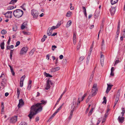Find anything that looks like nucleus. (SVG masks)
<instances>
[{
    "instance_id": "58",
    "label": "nucleus",
    "mask_w": 125,
    "mask_h": 125,
    "mask_svg": "<svg viewBox=\"0 0 125 125\" xmlns=\"http://www.w3.org/2000/svg\"><path fill=\"white\" fill-rule=\"evenodd\" d=\"M31 84H28V86L27 89L29 90H30L31 89Z\"/></svg>"
},
{
    "instance_id": "19",
    "label": "nucleus",
    "mask_w": 125,
    "mask_h": 125,
    "mask_svg": "<svg viewBox=\"0 0 125 125\" xmlns=\"http://www.w3.org/2000/svg\"><path fill=\"white\" fill-rule=\"evenodd\" d=\"M72 22L71 20L69 21L67 23L66 27L67 28L70 26L72 24Z\"/></svg>"
},
{
    "instance_id": "56",
    "label": "nucleus",
    "mask_w": 125,
    "mask_h": 125,
    "mask_svg": "<svg viewBox=\"0 0 125 125\" xmlns=\"http://www.w3.org/2000/svg\"><path fill=\"white\" fill-rule=\"evenodd\" d=\"M58 112L56 111L53 115H52V117H53Z\"/></svg>"
},
{
    "instance_id": "50",
    "label": "nucleus",
    "mask_w": 125,
    "mask_h": 125,
    "mask_svg": "<svg viewBox=\"0 0 125 125\" xmlns=\"http://www.w3.org/2000/svg\"><path fill=\"white\" fill-rule=\"evenodd\" d=\"M12 12L11 11H8L6 13H5L4 14L5 15H6L7 14H11Z\"/></svg>"
},
{
    "instance_id": "15",
    "label": "nucleus",
    "mask_w": 125,
    "mask_h": 125,
    "mask_svg": "<svg viewBox=\"0 0 125 125\" xmlns=\"http://www.w3.org/2000/svg\"><path fill=\"white\" fill-rule=\"evenodd\" d=\"M60 69V67H57L55 68H52L51 69V72H55L59 70Z\"/></svg>"
},
{
    "instance_id": "20",
    "label": "nucleus",
    "mask_w": 125,
    "mask_h": 125,
    "mask_svg": "<svg viewBox=\"0 0 125 125\" xmlns=\"http://www.w3.org/2000/svg\"><path fill=\"white\" fill-rule=\"evenodd\" d=\"M35 48H33L29 52V54L31 56L33 54L34 52L35 51Z\"/></svg>"
},
{
    "instance_id": "52",
    "label": "nucleus",
    "mask_w": 125,
    "mask_h": 125,
    "mask_svg": "<svg viewBox=\"0 0 125 125\" xmlns=\"http://www.w3.org/2000/svg\"><path fill=\"white\" fill-rule=\"evenodd\" d=\"M20 44V42L19 41H17L16 43V45L15 46L16 47L18 46Z\"/></svg>"
},
{
    "instance_id": "3",
    "label": "nucleus",
    "mask_w": 125,
    "mask_h": 125,
    "mask_svg": "<svg viewBox=\"0 0 125 125\" xmlns=\"http://www.w3.org/2000/svg\"><path fill=\"white\" fill-rule=\"evenodd\" d=\"M23 13V12L22 10L17 9L14 11L13 14L15 17L19 18L22 16Z\"/></svg>"
},
{
    "instance_id": "8",
    "label": "nucleus",
    "mask_w": 125,
    "mask_h": 125,
    "mask_svg": "<svg viewBox=\"0 0 125 125\" xmlns=\"http://www.w3.org/2000/svg\"><path fill=\"white\" fill-rule=\"evenodd\" d=\"M17 116H15L11 118L10 120V122L12 123L15 122L17 120Z\"/></svg>"
},
{
    "instance_id": "30",
    "label": "nucleus",
    "mask_w": 125,
    "mask_h": 125,
    "mask_svg": "<svg viewBox=\"0 0 125 125\" xmlns=\"http://www.w3.org/2000/svg\"><path fill=\"white\" fill-rule=\"evenodd\" d=\"M56 28H57L56 27V26H53L51 28H49L48 29H49V30H50L52 31V30L55 29Z\"/></svg>"
},
{
    "instance_id": "62",
    "label": "nucleus",
    "mask_w": 125,
    "mask_h": 125,
    "mask_svg": "<svg viewBox=\"0 0 125 125\" xmlns=\"http://www.w3.org/2000/svg\"><path fill=\"white\" fill-rule=\"evenodd\" d=\"M108 115V113H105L104 115V117L105 118H106Z\"/></svg>"
},
{
    "instance_id": "4",
    "label": "nucleus",
    "mask_w": 125,
    "mask_h": 125,
    "mask_svg": "<svg viewBox=\"0 0 125 125\" xmlns=\"http://www.w3.org/2000/svg\"><path fill=\"white\" fill-rule=\"evenodd\" d=\"M31 13L34 19H37L39 15L38 11L34 9H32L31 11Z\"/></svg>"
},
{
    "instance_id": "41",
    "label": "nucleus",
    "mask_w": 125,
    "mask_h": 125,
    "mask_svg": "<svg viewBox=\"0 0 125 125\" xmlns=\"http://www.w3.org/2000/svg\"><path fill=\"white\" fill-rule=\"evenodd\" d=\"M79 98H78V102L76 104L77 105V106L76 107V108L80 104V101L79 100Z\"/></svg>"
},
{
    "instance_id": "45",
    "label": "nucleus",
    "mask_w": 125,
    "mask_h": 125,
    "mask_svg": "<svg viewBox=\"0 0 125 125\" xmlns=\"http://www.w3.org/2000/svg\"><path fill=\"white\" fill-rule=\"evenodd\" d=\"M104 41L103 39L102 41V43L101 44V46L102 48H101L102 49L103 46L104 45Z\"/></svg>"
},
{
    "instance_id": "26",
    "label": "nucleus",
    "mask_w": 125,
    "mask_h": 125,
    "mask_svg": "<svg viewBox=\"0 0 125 125\" xmlns=\"http://www.w3.org/2000/svg\"><path fill=\"white\" fill-rule=\"evenodd\" d=\"M72 13L71 12L69 11L67 13L66 16L67 17H69L71 16Z\"/></svg>"
},
{
    "instance_id": "34",
    "label": "nucleus",
    "mask_w": 125,
    "mask_h": 125,
    "mask_svg": "<svg viewBox=\"0 0 125 125\" xmlns=\"http://www.w3.org/2000/svg\"><path fill=\"white\" fill-rule=\"evenodd\" d=\"M63 103L56 110V111L57 112H58L61 109V108L62 106H63Z\"/></svg>"
},
{
    "instance_id": "42",
    "label": "nucleus",
    "mask_w": 125,
    "mask_h": 125,
    "mask_svg": "<svg viewBox=\"0 0 125 125\" xmlns=\"http://www.w3.org/2000/svg\"><path fill=\"white\" fill-rule=\"evenodd\" d=\"M104 101L102 103H105V104L106 103V97L105 96H104L103 98Z\"/></svg>"
},
{
    "instance_id": "27",
    "label": "nucleus",
    "mask_w": 125,
    "mask_h": 125,
    "mask_svg": "<svg viewBox=\"0 0 125 125\" xmlns=\"http://www.w3.org/2000/svg\"><path fill=\"white\" fill-rule=\"evenodd\" d=\"M44 74L45 76L46 77H52V76L50 75L49 73H46L45 72H44Z\"/></svg>"
},
{
    "instance_id": "5",
    "label": "nucleus",
    "mask_w": 125,
    "mask_h": 125,
    "mask_svg": "<svg viewBox=\"0 0 125 125\" xmlns=\"http://www.w3.org/2000/svg\"><path fill=\"white\" fill-rule=\"evenodd\" d=\"M76 98L74 97L73 98L72 104L71 111H74V108H75V105L76 104Z\"/></svg>"
},
{
    "instance_id": "48",
    "label": "nucleus",
    "mask_w": 125,
    "mask_h": 125,
    "mask_svg": "<svg viewBox=\"0 0 125 125\" xmlns=\"http://www.w3.org/2000/svg\"><path fill=\"white\" fill-rule=\"evenodd\" d=\"M76 40V35L74 33L73 35V40Z\"/></svg>"
},
{
    "instance_id": "9",
    "label": "nucleus",
    "mask_w": 125,
    "mask_h": 125,
    "mask_svg": "<svg viewBox=\"0 0 125 125\" xmlns=\"http://www.w3.org/2000/svg\"><path fill=\"white\" fill-rule=\"evenodd\" d=\"M124 117L119 116L118 117L117 120L119 123L122 124L124 121Z\"/></svg>"
},
{
    "instance_id": "53",
    "label": "nucleus",
    "mask_w": 125,
    "mask_h": 125,
    "mask_svg": "<svg viewBox=\"0 0 125 125\" xmlns=\"http://www.w3.org/2000/svg\"><path fill=\"white\" fill-rule=\"evenodd\" d=\"M25 5V3H24L23 4V5H22L21 6V7L24 10H26V9H25V8H23V6H24V5Z\"/></svg>"
},
{
    "instance_id": "36",
    "label": "nucleus",
    "mask_w": 125,
    "mask_h": 125,
    "mask_svg": "<svg viewBox=\"0 0 125 125\" xmlns=\"http://www.w3.org/2000/svg\"><path fill=\"white\" fill-rule=\"evenodd\" d=\"M94 108H92L90 110V112H89L88 115V116L90 115L92 113L93 111V110Z\"/></svg>"
},
{
    "instance_id": "16",
    "label": "nucleus",
    "mask_w": 125,
    "mask_h": 125,
    "mask_svg": "<svg viewBox=\"0 0 125 125\" xmlns=\"http://www.w3.org/2000/svg\"><path fill=\"white\" fill-rule=\"evenodd\" d=\"M27 22H24L22 23L21 26V29L22 30H23L25 28V27L27 25Z\"/></svg>"
},
{
    "instance_id": "49",
    "label": "nucleus",
    "mask_w": 125,
    "mask_h": 125,
    "mask_svg": "<svg viewBox=\"0 0 125 125\" xmlns=\"http://www.w3.org/2000/svg\"><path fill=\"white\" fill-rule=\"evenodd\" d=\"M120 23L119 22H118V26H117V32H118V31H119V28H120Z\"/></svg>"
},
{
    "instance_id": "17",
    "label": "nucleus",
    "mask_w": 125,
    "mask_h": 125,
    "mask_svg": "<svg viewBox=\"0 0 125 125\" xmlns=\"http://www.w3.org/2000/svg\"><path fill=\"white\" fill-rule=\"evenodd\" d=\"M66 90H65V91H64V92H63V93H62V94L60 96V98H59V99H58V100L57 101V102H56V104H58L59 102V101H60V100L61 99V98H62V96H63V95L64 94V93L66 92Z\"/></svg>"
},
{
    "instance_id": "25",
    "label": "nucleus",
    "mask_w": 125,
    "mask_h": 125,
    "mask_svg": "<svg viewBox=\"0 0 125 125\" xmlns=\"http://www.w3.org/2000/svg\"><path fill=\"white\" fill-rule=\"evenodd\" d=\"M52 31L51 30H50L48 29L47 31V34L49 36H50L52 34Z\"/></svg>"
},
{
    "instance_id": "43",
    "label": "nucleus",
    "mask_w": 125,
    "mask_h": 125,
    "mask_svg": "<svg viewBox=\"0 0 125 125\" xmlns=\"http://www.w3.org/2000/svg\"><path fill=\"white\" fill-rule=\"evenodd\" d=\"M23 33L25 35H29L30 34V33L27 32L23 31Z\"/></svg>"
},
{
    "instance_id": "35",
    "label": "nucleus",
    "mask_w": 125,
    "mask_h": 125,
    "mask_svg": "<svg viewBox=\"0 0 125 125\" xmlns=\"http://www.w3.org/2000/svg\"><path fill=\"white\" fill-rule=\"evenodd\" d=\"M47 37V36H46V35H44L43 36V37L41 41L42 42H44L45 41Z\"/></svg>"
},
{
    "instance_id": "12",
    "label": "nucleus",
    "mask_w": 125,
    "mask_h": 125,
    "mask_svg": "<svg viewBox=\"0 0 125 125\" xmlns=\"http://www.w3.org/2000/svg\"><path fill=\"white\" fill-rule=\"evenodd\" d=\"M24 104V102L22 99H21L19 100V104L18 105V107L19 108L21 106L23 105Z\"/></svg>"
},
{
    "instance_id": "38",
    "label": "nucleus",
    "mask_w": 125,
    "mask_h": 125,
    "mask_svg": "<svg viewBox=\"0 0 125 125\" xmlns=\"http://www.w3.org/2000/svg\"><path fill=\"white\" fill-rule=\"evenodd\" d=\"M81 46V43H80V41L79 43H78V45H77V50H78L79 49V48H80V47Z\"/></svg>"
},
{
    "instance_id": "22",
    "label": "nucleus",
    "mask_w": 125,
    "mask_h": 125,
    "mask_svg": "<svg viewBox=\"0 0 125 125\" xmlns=\"http://www.w3.org/2000/svg\"><path fill=\"white\" fill-rule=\"evenodd\" d=\"M18 0H11L9 3V4H14L17 2Z\"/></svg>"
},
{
    "instance_id": "18",
    "label": "nucleus",
    "mask_w": 125,
    "mask_h": 125,
    "mask_svg": "<svg viewBox=\"0 0 125 125\" xmlns=\"http://www.w3.org/2000/svg\"><path fill=\"white\" fill-rule=\"evenodd\" d=\"M83 9V12L84 14V15L85 17H87V14L86 12V10L85 7L84 6L82 7Z\"/></svg>"
},
{
    "instance_id": "14",
    "label": "nucleus",
    "mask_w": 125,
    "mask_h": 125,
    "mask_svg": "<svg viewBox=\"0 0 125 125\" xmlns=\"http://www.w3.org/2000/svg\"><path fill=\"white\" fill-rule=\"evenodd\" d=\"M100 12L96 10L94 14V17L95 18H97L99 16Z\"/></svg>"
},
{
    "instance_id": "47",
    "label": "nucleus",
    "mask_w": 125,
    "mask_h": 125,
    "mask_svg": "<svg viewBox=\"0 0 125 125\" xmlns=\"http://www.w3.org/2000/svg\"><path fill=\"white\" fill-rule=\"evenodd\" d=\"M57 48V46L55 45H52V50L54 51V50L55 48Z\"/></svg>"
},
{
    "instance_id": "54",
    "label": "nucleus",
    "mask_w": 125,
    "mask_h": 125,
    "mask_svg": "<svg viewBox=\"0 0 125 125\" xmlns=\"http://www.w3.org/2000/svg\"><path fill=\"white\" fill-rule=\"evenodd\" d=\"M119 62H120V61L119 60H116L115 61L114 65H115L116 64H117V63H118Z\"/></svg>"
},
{
    "instance_id": "31",
    "label": "nucleus",
    "mask_w": 125,
    "mask_h": 125,
    "mask_svg": "<svg viewBox=\"0 0 125 125\" xmlns=\"http://www.w3.org/2000/svg\"><path fill=\"white\" fill-rule=\"evenodd\" d=\"M22 78H21V80L20 82V86L21 87H22L23 86V81H22Z\"/></svg>"
},
{
    "instance_id": "7",
    "label": "nucleus",
    "mask_w": 125,
    "mask_h": 125,
    "mask_svg": "<svg viewBox=\"0 0 125 125\" xmlns=\"http://www.w3.org/2000/svg\"><path fill=\"white\" fill-rule=\"evenodd\" d=\"M28 50V48L26 47H23L20 51V54L23 55L25 54L27 52Z\"/></svg>"
},
{
    "instance_id": "13",
    "label": "nucleus",
    "mask_w": 125,
    "mask_h": 125,
    "mask_svg": "<svg viewBox=\"0 0 125 125\" xmlns=\"http://www.w3.org/2000/svg\"><path fill=\"white\" fill-rule=\"evenodd\" d=\"M115 8H111L110 9V12L112 15H113L115 13Z\"/></svg>"
},
{
    "instance_id": "39",
    "label": "nucleus",
    "mask_w": 125,
    "mask_h": 125,
    "mask_svg": "<svg viewBox=\"0 0 125 125\" xmlns=\"http://www.w3.org/2000/svg\"><path fill=\"white\" fill-rule=\"evenodd\" d=\"M14 8L13 6H9L7 8V9L8 10H12Z\"/></svg>"
},
{
    "instance_id": "24",
    "label": "nucleus",
    "mask_w": 125,
    "mask_h": 125,
    "mask_svg": "<svg viewBox=\"0 0 125 125\" xmlns=\"http://www.w3.org/2000/svg\"><path fill=\"white\" fill-rule=\"evenodd\" d=\"M4 41L3 42L1 43L0 45V46L1 49H3L4 48Z\"/></svg>"
},
{
    "instance_id": "60",
    "label": "nucleus",
    "mask_w": 125,
    "mask_h": 125,
    "mask_svg": "<svg viewBox=\"0 0 125 125\" xmlns=\"http://www.w3.org/2000/svg\"><path fill=\"white\" fill-rule=\"evenodd\" d=\"M104 26V24L103 23H102V24L101 25L100 27V29L102 30L103 27Z\"/></svg>"
},
{
    "instance_id": "55",
    "label": "nucleus",
    "mask_w": 125,
    "mask_h": 125,
    "mask_svg": "<svg viewBox=\"0 0 125 125\" xmlns=\"http://www.w3.org/2000/svg\"><path fill=\"white\" fill-rule=\"evenodd\" d=\"M10 39H11V38H10V37H9V40L7 42L8 44L9 45V44H10Z\"/></svg>"
},
{
    "instance_id": "32",
    "label": "nucleus",
    "mask_w": 125,
    "mask_h": 125,
    "mask_svg": "<svg viewBox=\"0 0 125 125\" xmlns=\"http://www.w3.org/2000/svg\"><path fill=\"white\" fill-rule=\"evenodd\" d=\"M74 111H71L70 112V115L69 117V119H71L72 118V115H73V112Z\"/></svg>"
},
{
    "instance_id": "10",
    "label": "nucleus",
    "mask_w": 125,
    "mask_h": 125,
    "mask_svg": "<svg viewBox=\"0 0 125 125\" xmlns=\"http://www.w3.org/2000/svg\"><path fill=\"white\" fill-rule=\"evenodd\" d=\"M107 87L106 92V93L108 94L111 89L112 87L113 86V85H110L108 83L107 84Z\"/></svg>"
},
{
    "instance_id": "23",
    "label": "nucleus",
    "mask_w": 125,
    "mask_h": 125,
    "mask_svg": "<svg viewBox=\"0 0 125 125\" xmlns=\"http://www.w3.org/2000/svg\"><path fill=\"white\" fill-rule=\"evenodd\" d=\"M118 0H111V2L112 5L114 4L117 2Z\"/></svg>"
},
{
    "instance_id": "51",
    "label": "nucleus",
    "mask_w": 125,
    "mask_h": 125,
    "mask_svg": "<svg viewBox=\"0 0 125 125\" xmlns=\"http://www.w3.org/2000/svg\"><path fill=\"white\" fill-rule=\"evenodd\" d=\"M10 70H11V72L12 75H13V76L14 75L15 73L14 72V71L13 69Z\"/></svg>"
},
{
    "instance_id": "1",
    "label": "nucleus",
    "mask_w": 125,
    "mask_h": 125,
    "mask_svg": "<svg viewBox=\"0 0 125 125\" xmlns=\"http://www.w3.org/2000/svg\"><path fill=\"white\" fill-rule=\"evenodd\" d=\"M41 102V103H38L31 107L30 114L28 115L30 119L37 113L42 111V104L45 105L47 103V101L42 100Z\"/></svg>"
},
{
    "instance_id": "28",
    "label": "nucleus",
    "mask_w": 125,
    "mask_h": 125,
    "mask_svg": "<svg viewBox=\"0 0 125 125\" xmlns=\"http://www.w3.org/2000/svg\"><path fill=\"white\" fill-rule=\"evenodd\" d=\"M104 56L103 55L101 54L100 56V61H104Z\"/></svg>"
},
{
    "instance_id": "6",
    "label": "nucleus",
    "mask_w": 125,
    "mask_h": 125,
    "mask_svg": "<svg viewBox=\"0 0 125 125\" xmlns=\"http://www.w3.org/2000/svg\"><path fill=\"white\" fill-rule=\"evenodd\" d=\"M50 84L51 85H52L53 83L52 81L48 79L47 80L46 82V86L45 88V89L48 90L50 88L51 86L50 85Z\"/></svg>"
},
{
    "instance_id": "40",
    "label": "nucleus",
    "mask_w": 125,
    "mask_h": 125,
    "mask_svg": "<svg viewBox=\"0 0 125 125\" xmlns=\"http://www.w3.org/2000/svg\"><path fill=\"white\" fill-rule=\"evenodd\" d=\"M20 94V91L19 90V88H17V95L18 97H19Z\"/></svg>"
},
{
    "instance_id": "11",
    "label": "nucleus",
    "mask_w": 125,
    "mask_h": 125,
    "mask_svg": "<svg viewBox=\"0 0 125 125\" xmlns=\"http://www.w3.org/2000/svg\"><path fill=\"white\" fill-rule=\"evenodd\" d=\"M7 82V80L6 78H4L3 79L1 83V85H2L4 86H5Z\"/></svg>"
},
{
    "instance_id": "29",
    "label": "nucleus",
    "mask_w": 125,
    "mask_h": 125,
    "mask_svg": "<svg viewBox=\"0 0 125 125\" xmlns=\"http://www.w3.org/2000/svg\"><path fill=\"white\" fill-rule=\"evenodd\" d=\"M7 31L5 30H2L1 32V33L2 34H5L7 33Z\"/></svg>"
},
{
    "instance_id": "33",
    "label": "nucleus",
    "mask_w": 125,
    "mask_h": 125,
    "mask_svg": "<svg viewBox=\"0 0 125 125\" xmlns=\"http://www.w3.org/2000/svg\"><path fill=\"white\" fill-rule=\"evenodd\" d=\"M84 58V56H82L80 57L79 59L80 62H81L82 61Z\"/></svg>"
},
{
    "instance_id": "46",
    "label": "nucleus",
    "mask_w": 125,
    "mask_h": 125,
    "mask_svg": "<svg viewBox=\"0 0 125 125\" xmlns=\"http://www.w3.org/2000/svg\"><path fill=\"white\" fill-rule=\"evenodd\" d=\"M119 31H118V32H117V31L116 33L117 34L115 36V39H116V40L117 39V38L118 37V34L119 33Z\"/></svg>"
},
{
    "instance_id": "37",
    "label": "nucleus",
    "mask_w": 125,
    "mask_h": 125,
    "mask_svg": "<svg viewBox=\"0 0 125 125\" xmlns=\"http://www.w3.org/2000/svg\"><path fill=\"white\" fill-rule=\"evenodd\" d=\"M19 125H27V124L25 122H21Z\"/></svg>"
},
{
    "instance_id": "64",
    "label": "nucleus",
    "mask_w": 125,
    "mask_h": 125,
    "mask_svg": "<svg viewBox=\"0 0 125 125\" xmlns=\"http://www.w3.org/2000/svg\"><path fill=\"white\" fill-rule=\"evenodd\" d=\"M106 118H103V120L102 121V123H103L104 122H105V121L106 120Z\"/></svg>"
},
{
    "instance_id": "57",
    "label": "nucleus",
    "mask_w": 125,
    "mask_h": 125,
    "mask_svg": "<svg viewBox=\"0 0 125 125\" xmlns=\"http://www.w3.org/2000/svg\"><path fill=\"white\" fill-rule=\"evenodd\" d=\"M39 120V117L38 116L36 117L35 118V121L37 122Z\"/></svg>"
},
{
    "instance_id": "21",
    "label": "nucleus",
    "mask_w": 125,
    "mask_h": 125,
    "mask_svg": "<svg viewBox=\"0 0 125 125\" xmlns=\"http://www.w3.org/2000/svg\"><path fill=\"white\" fill-rule=\"evenodd\" d=\"M119 99L118 98L116 97L115 99V101L114 103V108L116 104H117L118 101L119 100Z\"/></svg>"
},
{
    "instance_id": "61",
    "label": "nucleus",
    "mask_w": 125,
    "mask_h": 125,
    "mask_svg": "<svg viewBox=\"0 0 125 125\" xmlns=\"http://www.w3.org/2000/svg\"><path fill=\"white\" fill-rule=\"evenodd\" d=\"M125 112V111L124 110H122V112L121 113V114H122V117H123V116L124 115V114Z\"/></svg>"
},
{
    "instance_id": "2",
    "label": "nucleus",
    "mask_w": 125,
    "mask_h": 125,
    "mask_svg": "<svg viewBox=\"0 0 125 125\" xmlns=\"http://www.w3.org/2000/svg\"><path fill=\"white\" fill-rule=\"evenodd\" d=\"M97 91V89L96 85L94 84L90 95L88 96L87 99L90 100L92 96H94L96 94V92Z\"/></svg>"
},
{
    "instance_id": "63",
    "label": "nucleus",
    "mask_w": 125,
    "mask_h": 125,
    "mask_svg": "<svg viewBox=\"0 0 125 125\" xmlns=\"http://www.w3.org/2000/svg\"><path fill=\"white\" fill-rule=\"evenodd\" d=\"M63 56L62 55H60L59 56L61 60L63 58Z\"/></svg>"
},
{
    "instance_id": "59",
    "label": "nucleus",
    "mask_w": 125,
    "mask_h": 125,
    "mask_svg": "<svg viewBox=\"0 0 125 125\" xmlns=\"http://www.w3.org/2000/svg\"><path fill=\"white\" fill-rule=\"evenodd\" d=\"M61 24L60 23H58L56 25V28H58L60 26Z\"/></svg>"
},
{
    "instance_id": "44",
    "label": "nucleus",
    "mask_w": 125,
    "mask_h": 125,
    "mask_svg": "<svg viewBox=\"0 0 125 125\" xmlns=\"http://www.w3.org/2000/svg\"><path fill=\"white\" fill-rule=\"evenodd\" d=\"M87 95V94L86 93H85V94L84 95H83L82 97V100H81V101H82L83 100L84 98Z\"/></svg>"
}]
</instances>
